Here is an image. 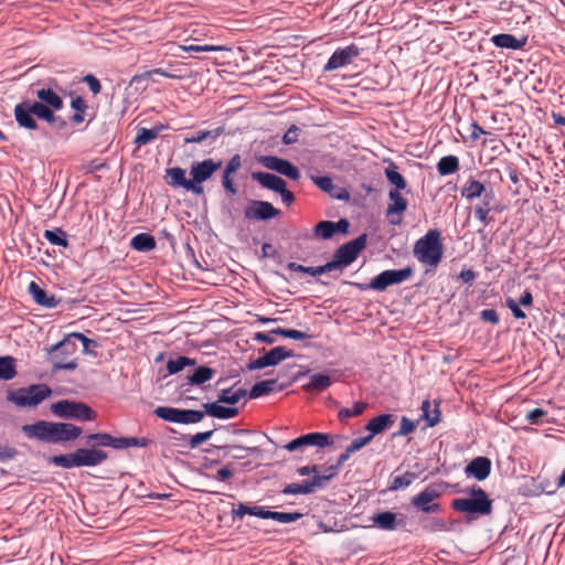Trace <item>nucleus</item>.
Segmentation results:
<instances>
[{"mask_svg": "<svg viewBox=\"0 0 565 565\" xmlns=\"http://www.w3.org/2000/svg\"><path fill=\"white\" fill-rule=\"evenodd\" d=\"M84 439L86 447H78L68 454L51 456L47 461L63 469L96 467L108 459V454L102 448L110 447L121 450L130 447L145 448L151 444V439L147 437H116L105 431L87 434Z\"/></svg>", "mask_w": 565, "mask_h": 565, "instance_id": "obj_1", "label": "nucleus"}, {"mask_svg": "<svg viewBox=\"0 0 565 565\" xmlns=\"http://www.w3.org/2000/svg\"><path fill=\"white\" fill-rule=\"evenodd\" d=\"M34 94L36 99L25 98L14 106L13 115L18 127L46 135L47 131L39 124L44 121L57 132L64 131L68 122L56 115L64 107L63 98L51 87L38 88Z\"/></svg>", "mask_w": 565, "mask_h": 565, "instance_id": "obj_2", "label": "nucleus"}, {"mask_svg": "<svg viewBox=\"0 0 565 565\" xmlns=\"http://www.w3.org/2000/svg\"><path fill=\"white\" fill-rule=\"evenodd\" d=\"M21 430L29 439L52 445L74 441L83 434L82 427L75 424L50 420L23 425Z\"/></svg>", "mask_w": 565, "mask_h": 565, "instance_id": "obj_3", "label": "nucleus"}, {"mask_svg": "<svg viewBox=\"0 0 565 565\" xmlns=\"http://www.w3.org/2000/svg\"><path fill=\"white\" fill-rule=\"evenodd\" d=\"M468 497L456 498L451 501L455 511L466 513L469 520L492 513L493 501L479 486L473 484L467 490Z\"/></svg>", "mask_w": 565, "mask_h": 565, "instance_id": "obj_4", "label": "nucleus"}, {"mask_svg": "<svg viewBox=\"0 0 565 565\" xmlns=\"http://www.w3.org/2000/svg\"><path fill=\"white\" fill-rule=\"evenodd\" d=\"M413 253L419 263L436 268L444 255L440 232L438 230H429L415 243Z\"/></svg>", "mask_w": 565, "mask_h": 565, "instance_id": "obj_5", "label": "nucleus"}, {"mask_svg": "<svg viewBox=\"0 0 565 565\" xmlns=\"http://www.w3.org/2000/svg\"><path fill=\"white\" fill-rule=\"evenodd\" d=\"M367 244V234L362 233L356 238L347 242L339 246L332 258L328 262L331 270H340L342 271L347 267H349L352 263L356 260L360 253L366 247Z\"/></svg>", "mask_w": 565, "mask_h": 565, "instance_id": "obj_6", "label": "nucleus"}, {"mask_svg": "<svg viewBox=\"0 0 565 565\" xmlns=\"http://www.w3.org/2000/svg\"><path fill=\"white\" fill-rule=\"evenodd\" d=\"M51 394L52 390L46 384H32L28 387L8 391L7 401L21 408L36 407Z\"/></svg>", "mask_w": 565, "mask_h": 565, "instance_id": "obj_7", "label": "nucleus"}, {"mask_svg": "<svg viewBox=\"0 0 565 565\" xmlns=\"http://www.w3.org/2000/svg\"><path fill=\"white\" fill-rule=\"evenodd\" d=\"M51 412L63 419H75L81 422H93L97 413L82 401L60 399L50 407Z\"/></svg>", "mask_w": 565, "mask_h": 565, "instance_id": "obj_8", "label": "nucleus"}, {"mask_svg": "<svg viewBox=\"0 0 565 565\" xmlns=\"http://www.w3.org/2000/svg\"><path fill=\"white\" fill-rule=\"evenodd\" d=\"M77 351V339L67 334L63 340L55 343L49 349L50 360L53 371H74L77 367V360L65 361L67 356L73 355Z\"/></svg>", "mask_w": 565, "mask_h": 565, "instance_id": "obj_9", "label": "nucleus"}, {"mask_svg": "<svg viewBox=\"0 0 565 565\" xmlns=\"http://www.w3.org/2000/svg\"><path fill=\"white\" fill-rule=\"evenodd\" d=\"M250 178L262 188L278 193L284 204L290 205L295 201L294 193L288 190L287 182L281 177L270 172L253 171Z\"/></svg>", "mask_w": 565, "mask_h": 565, "instance_id": "obj_10", "label": "nucleus"}, {"mask_svg": "<svg viewBox=\"0 0 565 565\" xmlns=\"http://www.w3.org/2000/svg\"><path fill=\"white\" fill-rule=\"evenodd\" d=\"M153 414L164 422L182 425L196 424L204 418V413L200 409H182L170 406H158Z\"/></svg>", "mask_w": 565, "mask_h": 565, "instance_id": "obj_11", "label": "nucleus"}, {"mask_svg": "<svg viewBox=\"0 0 565 565\" xmlns=\"http://www.w3.org/2000/svg\"><path fill=\"white\" fill-rule=\"evenodd\" d=\"M441 495V484L430 483L418 494L411 499L414 509L425 514L439 513L443 508L440 503L435 502Z\"/></svg>", "mask_w": 565, "mask_h": 565, "instance_id": "obj_12", "label": "nucleus"}, {"mask_svg": "<svg viewBox=\"0 0 565 565\" xmlns=\"http://www.w3.org/2000/svg\"><path fill=\"white\" fill-rule=\"evenodd\" d=\"M221 167V160L211 158L193 162L190 169L191 182L194 184L193 193L196 195L203 194L202 183L207 181Z\"/></svg>", "mask_w": 565, "mask_h": 565, "instance_id": "obj_13", "label": "nucleus"}, {"mask_svg": "<svg viewBox=\"0 0 565 565\" xmlns=\"http://www.w3.org/2000/svg\"><path fill=\"white\" fill-rule=\"evenodd\" d=\"M414 274L412 266L401 269H386L372 278V286L375 291H384L390 286L402 284L408 280Z\"/></svg>", "mask_w": 565, "mask_h": 565, "instance_id": "obj_14", "label": "nucleus"}, {"mask_svg": "<svg viewBox=\"0 0 565 565\" xmlns=\"http://www.w3.org/2000/svg\"><path fill=\"white\" fill-rule=\"evenodd\" d=\"M281 214L270 202L249 200L244 209V217L250 221L266 222Z\"/></svg>", "mask_w": 565, "mask_h": 565, "instance_id": "obj_15", "label": "nucleus"}, {"mask_svg": "<svg viewBox=\"0 0 565 565\" xmlns=\"http://www.w3.org/2000/svg\"><path fill=\"white\" fill-rule=\"evenodd\" d=\"M258 162L266 169L275 171L292 181H298L301 177L300 170L291 161L277 156H260Z\"/></svg>", "mask_w": 565, "mask_h": 565, "instance_id": "obj_16", "label": "nucleus"}, {"mask_svg": "<svg viewBox=\"0 0 565 565\" xmlns=\"http://www.w3.org/2000/svg\"><path fill=\"white\" fill-rule=\"evenodd\" d=\"M333 444L332 438L329 434L326 433H308L303 434L291 441L287 443L284 448L290 452L301 450L305 447H318V448H324L328 446H331Z\"/></svg>", "mask_w": 565, "mask_h": 565, "instance_id": "obj_17", "label": "nucleus"}, {"mask_svg": "<svg viewBox=\"0 0 565 565\" xmlns=\"http://www.w3.org/2000/svg\"><path fill=\"white\" fill-rule=\"evenodd\" d=\"M362 52V49L354 43L344 47H338L323 66L324 72H332L350 65Z\"/></svg>", "mask_w": 565, "mask_h": 565, "instance_id": "obj_18", "label": "nucleus"}, {"mask_svg": "<svg viewBox=\"0 0 565 565\" xmlns=\"http://www.w3.org/2000/svg\"><path fill=\"white\" fill-rule=\"evenodd\" d=\"M215 374V370L207 365L198 366L192 374L186 375L182 382L178 385V391L180 395H184L191 391L192 386H202Z\"/></svg>", "mask_w": 565, "mask_h": 565, "instance_id": "obj_19", "label": "nucleus"}, {"mask_svg": "<svg viewBox=\"0 0 565 565\" xmlns=\"http://www.w3.org/2000/svg\"><path fill=\"white\" fill-rule=\"evenodd\" d=\"M373 525L382 531H395L406 525V518L393 511H381L371 516Z\"/></svg>", "mask_w": 565, "mask_h": 565, "instance_id": "obj_20", "label": "nucleus"}, {"mask_svg": "<svg viewBox=\"0 0 565 565\" xmlns=\"http://www.w3.org/2000/svg\"><path fill=\"white\" fill-rule=\"evenodd\" d=\"M480 202L473 207V214L484 226L489 225L493 218L490 212L495 210V195L492 186H489L488 192L480 198Z\"/></svg>", "mask_w": 565, "mask_h": 565, "instance_id": "obj_21", "label": "nucleus"}, {"mask_svg": "<svg viewBox=\"0 0 565 565\" xmlns=\"http://www.w3.org/2000/svg\"><path fill=\"white\" fill-rule=\"evenodd\" d=\"M492 463L488 457L478 456L473 458L463 469L467 478H475L477 481L486 480L491 473Z\"/></svg>", "mask_w": 565, "mask_h": 565, "instance_id": "obj_22", "label": "nucleus"}, {"mask_svg": "<svg viewBox=\"0 0 565 565\" xmlns=\"http://www.w3.org/2000/svg\"><path fill=\"white\" fill-rule=\"evenodd\" d=\"M224 130L223 126H218L213 129H198L186 134L183 137V143H204L206 146H212L215 143L217 138L224 134Z\"/></svg>", "mask_w": 565, "mask_h": 565, "instance_id": "obj_23", "label": "nucleus"}, {"mask_svg": "<svg viewBox=\"0 0 565 565\" xmlns=\"http://www.w3.org/2000/svg\"><path fill=\"white\" fill-rule=\"evenodd\" d=\"M213 449L222 452L223 457L231 456L235 460H242L247 456L262 454L259 447H246L237 444L214 445Z\"/></svg>", "mask_w": 565, "mask_h": 565, "instance_id": "obj_24", "label": "nucleus"}, {"mask_svg": "<svg viewBox=\"0 0 565 565\" xmlns=\"http://www.w3.org/2000/svg\"><path fill=\"white\" fill-rule=\"evenodd\" d=\"M269 510L263 505H247L245 503L233 504L231 516L233 522L242 520L245 515L256 516L259 519L268 520Z\"/></svg>", "mask_w": 565, "mask_h": 565, "instance_id": "obj_25", "label": "nucleus"}, {"mask_svg": "<svg viewBox=\"0 0 565 565\" xmlns=\"http://www.w3.org/2000/svg\"><path fill=\"white\" fill-rule=\"evenodd\" d=\"M221 402L203 403L202 407L204 416H211L217 419H231L238 415V408L235 406H224Z\"/></svg>", "mask_w": 565, "mask_h": 565, "instance_id": "obj_26", "label": "nucleus"}, {"mask_svg": "<svg viewBox=\"0 0 565 565\" xmlns=\"http://www.w3.org/2000/svg\"><path fill=\"white\" fill-rule=\"evenodd\" d=\"M29 294L32 296L34 302L47 309H53L58 306L61 299L54 295L49 294L45 289L41 288L35 281H31L28 287Z\"/></svg>", "mask_w": 565, "mask_h": 565, "instance_id": "obj_27", "label": "nucleus"}, {"mask_svg": "<svg viewBox=\"0 0 565 565\" xmlns=\"http://www.w3.org/2000/svg\"><path fill=\"white\" fill-rule=\"evenodd\" d=\"M490 41L498 49L519 51L525 46L527 42V36L516 38L515 35L510 33H499L492 35Z\"/></svg>", "mask_w": 565, "mask_h": 565, "instance_id": "obj_28", "label": "nucleus"}, {"mask_svg": "<svg viewBox=\"0 0 565 565\" xmlns=\"http://www.w3.org/2000/svg\"><path fill=\"white\" fill-rule=\"evenodd\" d=\"M395 423V416L393 414H380L365 425V430L369 431V437L373 439L376 435L391 428Z\"/></svg>", "mask_w": 565, "mask_h": 565, "instance_id": "obj_29", "label": "nucleus"}, {"mask_svg": "<svg viewBox=\"0 0 565 565\" xmlns=\"http://www.w3.org/2000/svg\"><path fill=\"white\" fill-rule=\"evenodd\" d=\"M167 177L170 179L168 181L169 185L172 188H182L186 191H191L193 193L194 184L191 182V179L185 178V170L180 167L169 168L166 171Z\"/></svg>", "mask_w": 565, "mask_h": 565, "instance_id": "obj_30", "label": "nucleus"}, {"mask_svg": "<svg viewBox=\"0 0 565 565\" xmlns=\"http://www.w3.org/2000/svg\"><path fill=\"white\" fill-rule=\"evenodd\" d=\"M488 190L489 189H487L482 182L470 177L461 188V196L468 201H472L480 199Z\"/></svg>", "mask_w": 565, "mask_h": 565, "instance_id": "obj_31", "label": "nucleus"}, {"mask_svg": "<svg viewBox=\"0 0 565 565\" xmlns=\"http://www.w3.org/2000/svg\"><path fill=\"white\" fill-rule=\"evenodd\" d=\"M401 190H390L388 199L392 201L386 209V215H402L408 206L407 200L401 194Z\"/></svg>", "mask_w": 565, "mask_h": 565, "instance_id": "obj_32", "label": "nucleus"}, {"mask_svg": "<svg viewBox=\"0 0 565 565\" xmlns=\"http://www.w3.org/2000/svg\"><path fill=\"white\" fill-rule=\"evenodd\" d=\"M417 473L412 471H406L405 473L398 476L392 473L390 477L387 491L404 490L408 488L417 479Z\"/></svg>", "mask_w": 565, "mask_h": 565, "instance_id": "obj_33", "label": "nucleus"}, {"mask_svg": "<svg viewBox=\"0 0 565 565\" xmlns=\"http://www.w3.org/2000/svg\"><path fill=\"white\" fill-rule=\"evenodd\" d=\"M332 381L328 374L315 373L309 375V382L302 386L306 392H322L331 385Z\"/></svg>", "mask_w": 565, "mask_h": 565, "instance_id": "obj_34", "label": "nucleus"}, {"mask_svg": "<svg viewBox=\"0 0 565 565\" xmlns=\"http://www.w3.org/2000/svg\"><path fill=\"white\" fill-rule=\"evenodd\" d=\"M267 366H276L281 361L294 358L295 353L292 350H288L285 347H275L271 350L264 353Z\"/></svg>", "mask_w": 565, "mask_h": 565, "instance_id": "obj_35", "label": "nucleus"}, {"mask_svg": "<svg viewBox=\"0 0 565 565\" xmlns=\"http://www.w3.org/2000/svg\"><path fill=\"white\" fill-rule=\"evenodd\" d=\"M420 408L422 418L426 422L427 427H434L440 422L441 413L439 409V402H436L434 409H431L429 399H425L423 401Z\"/></svg>", "mask_w": 565, "mask_h": 565, "instance_id": "obj_36", "label": "nucleus"}, {"mask_svg": "<svg viewBox=\"0 0 565 565\" xmlns=\"http://www.w3.org/2000/svg\"><path fill=\"white\" fill-rule=\"evenodd\" d=\"M287 268L291 271L308 274L313 277H318L320 275L332 271L328 262L320 266H303V265L297 264L295 262H290L287 264Z\"/></svg>", "mask_w": 565, "mask_h": 565, "instance_id": "obj_37", "label": "nucleus"}, {"mask_svg": "<svg viewBox=\"0 0 565 565\" xmlns=\"http://www.w3.org/2000/svg\"><path fill=\"white\" fill-rule=\"evenodd\" d=\"M156 239L149 233H139L130 241V246L137 252H150L156 248Z\"/></svg>", "mask_w": 565, "mask_h": 565, "instance_id": "obj_38", "label": "nucleus"}, {"mask_svg": "<svg viewBox=\"0 0 565 565\" xmlns=\"http://www.w3.org/2000/svg\"><path fill=\"white\" fill-rule=\"evenodd\" d=\"M384 174L386 180L395 186L393 190H405L407 188L405 178L398 172V168L393 161H390Z\"/></svg>", "mask_w": 565, "mask_h": 565, "instance_id": "obj_39", "label": "nucleus"}, {"mask_svg": "<svg viewBox=\"0 0 565 565\" xmlns=\"http://www.w3.org/2000/svg\"><path fill=\"white\" fill-rule=\"evenodd\" d=\"M459 168V159L454 154L441 157L436 166L437 172L443 177L457 172Z\"/></svg>", "mask_w": 565, "mask_h": 565, "instance_id": "obj_40", "label": "nucleus"}, {"mask_svg": "<svg viewBox=\"0 0 565 565\" xmlns=\"http://www.w3.org/2000/svg\"><path fill=\"white\" fill-rule=\"evenodd\" d=\"M17 374L15 359L11 355L0 356V381H11Z\"/></svg>", "mask_w": 565, "mask_h": 565, "instance_id": "obj_41", "label": "nucleus"}, {"mask_svg": "<svg viewBox=\"0 0 565 565\" xmlns=\"http://www.w3.org/2000/svg\"><path fill=\"white\" fill-rule=\"evenodd\" d=\"M276 384L277 380L275 379L256 382L252 388L247 391L248 397L255 399L266 396L275 390Z\"/></svg>", "mask_w": 565, "mask_h": 565, "instance_id": "obj_42", "label": "nucleus"}, {"mask_svg": "<svg viewBox=\"0 0 565 565\" xmlns=\"http://www.w3.org/2000/svg\"><path fill=\"white\" fill-rule=\"evenodd\" d=\"M71 108L74 110L70 118L71 122L76 126L84 122L85 113L88 108L86 100L82 96H75L71 100Z\"/></svg>", "mask_w": 565, "mask_h": 565, "instance_id": "obj_43", "label": "nucleus"}, {"mask_svg": "<svg viewBox=\"0 0 565 565\" xmlns=\"http://www.w3.org/2000/svg\"><path fill=\"white\" fill-rule=\"evenodd\" d=\"M422 526L430 533L450 532L452 530V523L440 518H425L422 520Z\"/></svg>", "mask_w": 565, "mask_h": 565, "instance_id": "obj_44", "label": "nucleus"}, {"mask_svg": "<svg viewBox=\"0 0 565 565\" xmlns=\"http://www.w3.org/2000/svg\"><path fill=\"white\" fill-rule=\"evenodd\" d=\"M196 364L195 359L178 355L175 359L170 358L167 361V371L169 375H174L181 372L186 366H194Z\"/></svg>", "mask_w": 565, "mask_h": 565, "instance_id": "obj_45", "label": "nucleus"}, {"mask_svg": "<svg viewBox=\"0 0 565 565\" xmlns=\"http://www.w3.org/2000/svg\"><path fill=\"white\" fill-rule=\"evenodd\" d=\"M44 238L52 245L58 247H68L67 234L60 227L53 230H45L43 233Z\"/></svg>", "mask_w": 565, "mask_h": 565, "instance_id": "obj_46", "label": "nucleus"}, {"mask_svg": "<svg viewBox=\"0 0 565 565\" xmlns=\"http://www.w3.org/2000/svg\"><path fill=\"white\" fill-rule=\"evenodd\" d=\"M246 395H247V390L244 387L237 388L234 392L232 391V387L224 388L217 395V402H221L223 404L234 405L242 397H245Z\"/></svg>", "mask_w": 565, "mask_h": 565, "instance_id": "obj_47", "label": "nucleus"}, {"mask_svg": "<svg viewBox=\"0 0 565 565\" xmlns=\"http://www.w3.org/2000/svg\"><path fill=\"white\" fill-rule=\"evenodd\" d=\"M367 404L365 402L359 401L353 404L352 407H343L338 413V418L340 422L344 423L350 417L360 416L366 409Z\"/></svg>", "mask_w": 565, "mask_h": 565, "instance_id": "obj_48", "label": "nucleus"}, {"mask_svg": "<svg viewBox=\"0 0 565 565\" xmlns=\"http://www.w3.org/2000/svg\"><path fill=\"white\" fill-rule=\"evenodd\" d=\"M313 233L317 237L330 239L337 234L335 224L333 221H320L316 224Z\"/></svg>", "mask_w": 565, "mask_h": 565, "instance_id": "obj_49", "label": "nucleus"}, {"mask_svg": "<svg viewBox=\"0 0 565 565\" xmlns=\"http://www.w3.org/2000/svg\"><path fill=\"white\" fill-rule=\"evenodd\" d=\"M327 483V477L315 475L312 478L303 480L301 486L302 494L313 493L317 488H321Z\"/></svg>", "mask_w": 565, "mask_h": 565, "instance_id": "obj_50", "label": "nucleus"}, {"mask_svg": "<svg viewBox=\"0 0 565 565\" xmlns=\"http://www.w3.org/2000/svg\"><path fill=\"white\" fill-rule=\"evenodd\" d=\"M303 516L300 512H278V511H270L269 512V519L274 520L279 523L288 524L298 521Z\"/></svg>", "mask_w": 565, "mask_h": 565, "instance_id": "obj_51", "label": "nucleus"}, {"mask_svg": "<svg viewBox=\"0 0 565 565\" xmlns=\"http://www.w3.org/2000/svg\"><path fill=\"white\" fill-rule=\"evenodd\" d=\"M154 139H157L156 131H152V129L148 128H138L137 135L134 139V143L137 147H141L145 145H148L152 142Z\"/></svg>", "mask_w": 565, "mask_h": 565, "instance_id": "obj_52", "label": "nucleus"}, {"mask_svg": "<svg viewBox=\"0 0 565 565\" xmlns=\"http://www.w3.org/2000/svg\"><path fill=\"white\" fill-rule=\"evenodd\" d=\"M310 180L327 194L335 190L333 180L329 175H310Z\"/></svg>", "mask_w": 565, "mask_h": 565, "instance_id": "obj_53", "label": "nucleus"}, {"mask_svg": "<svg viewBox=\"0 0 565 565\" xmlns=\"http://www.w3.org/2000/svg\"><path fill=\"white\" fill-rule=\"evenodd\" d=\"M72 337H75L77 341L83 343V353L96 356V352L90 350V347L97 348L98 343L96 340L87 338L85 334L81 332H72Z\"/></svg>", "mask_w": 565, "mask_h": 565, "instance_id": "obj_54", "label": "nucleus"}, {"mask_svg": "<svg viewBox=\"0 0 565 565\" xmlns=\"http://www.w3.org/2000/svg\"><path fill=\"white\" fill-rule=\"evenodd\" d=\"M214 434V429H211V430H205V431H201V433H198L195 435H192L189 439V447L191 449H195L198 448L200 445H202L203 443L207 441L209 439H211V437L213 436Z\"/></svg>", "mask_w": 565, "mask_h": 565, "instance_id": "obj_55", "label": "nucleus"}, {"mask_svg": "<svg viewBox=\"0 0 565 565\" xmlns=\"http://www.w3.org/2000/svg\"><path fill=\"white\" fill-rule=\"evenodd\" d=\"M416 423L411 420L408 417L403 416L401 418V426L399 429L394 433V436H406L408 434H412L416 429Z\"/></svg>", "mask_w": 565, "mask_h": 565, "instance_id": "obj_56", "label": "nucleus"}, {"mask_svg": "<svg viewBox=\"0 0 565 565\" xmlns=\"http://www.w3.org/2000/svg\"><path fill=\"white\" fill-rule=\"evenodd\" d=\"M82 82L87 84L89 90L94 94V95H97L100 93L102 90V84L99 82V79L93 75V74H87L85 76L82 77Z\"/></svg>", "mask_w": 565, "mask_h": 565, "instance_id": "obj_57", "label": "nucleus"}, {"mask_svg": "<svg viewBox=\"0 0 565 565\" xmlns=\"http://www.w3.org/2000/svg\"><path fill=\"white\" fill-rule=\"evenodd\" d=\"M313 337L307 332L299 331L296 329H289L287 339H292L297 341L305 342V347L309 348L311 345L310 340Z\"/></svg>", "mask_w": 565, "mask_h": 565, "instance_id": "obj_58", "label": "nucleus"}, {"mask_svg": "<svg viewBox=\"0 0 565 565\" xmlns=\"http://www.w3.org/2000/svg\"><path fill=\"white\" fill-rule=\"evenodd\" d=\"M18 455H19V451L17 448L9 446V445L0 444V461L1 462H7L9 460H12Z\"/></svg>", "mask_w": 565, "mask_h": 565, "instance_id": "obj_59", "label": "nucleus"}, {"mask_svg": "<svg viewBox=\"0 0 565 565\" xmlns=\"http://www.w3.org/2000/svg\"><path fill=\"white\" fill-rule=\"evenodd\" d=\"M181 49L183 51H185V52H195V53H200V52H216V51L223 50L222 46H216V45H196V44L183 45V46H181Z\"/></svg>", "mask_w": 565, "mask_h": 565, "instance_id": "obj_60", "label": "nucleus"}, {"mask_svg": "<svg viewBox=\"0 0 565 565\" xmlns=\"http://www.w3.org/2000/svg\"><path fill=\"white\" fill-rule=\"evenodd\" d=\"M546 414V411L543 408H534L526 414L525 419L530 425H540L542 423V417H544Z\"/></svg>", "mask_w": 565, "mask_h": 565, "instance_id": "obj_61", "label": "nucleus"}, {"mask_svg": "<svg viewBox=\"0 0 565 565\" xmlns=\"http://www.w3.org/2000/svg\"><path fill=\"white\" fill-rule=\"evenodd\" d=\"M480 320L491 324H498L500 319L495 309H484L480 312Z\"/></svg>", "mask_w": 565, "mask_h": 565, "instance_id": "obj_62", "label": "nucleus"}, {"mask_svg": "<svg viewBox=\"0 0 565 565\" xmlns=\"http://www.w3.org/2000/svg\"><path fill=\"white\" fill-rule=\"evenodd\" d=\"M299 128L296 125H291L282 136V143L292 145L298 141Z\"/></svg>", "mask_w": 565, "mask_h": 565, "instance_id": "obj_63", "label": "nucleus"}, {"mask_svg": "<svg viewBox=\"0 0 565 565\" xmlns=\"http://www.w3.org/2000/svg\"><path fill=\"white\" fill-rule=\"evenodd\" d=\"M231 174L232 173H227V172L223 171L222 185L226 192H228L231 195H235L237 193V186L234 183L233 179L231 178Z\"/></svg>", "mask_w": 565, "mask_h": 565, "instance_id": "obj_64", "label": "nucleus"}]
</instances>
